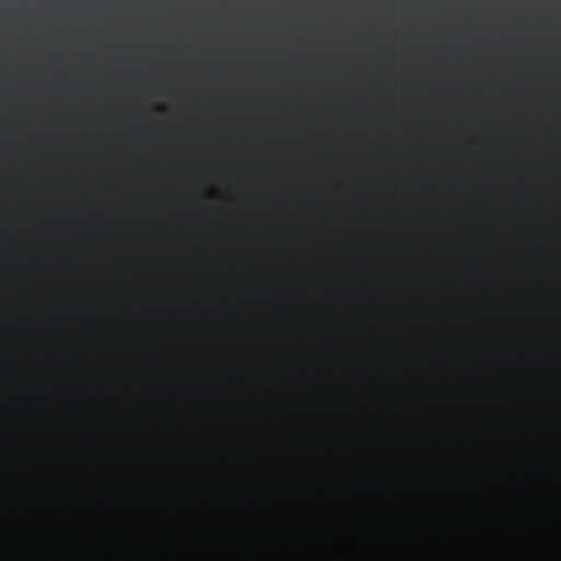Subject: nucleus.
<instances>
[{
  "mask_svg": "<svg viewBox=\"0 0 561 561\" xmlns=\"http://www.w3.org/2000/svg\"><path fill=\"white\" fill-rule=\"evenodd\" d=\"M87 9L92 13H104L107 11V4L103 1H94L90 2Z\"/></svg>",
  "mask_w": 561,
  "mask_h": 561,
  "instance_id": "f257e3e1",
  "label": "nucleus"
},
{
  "mask_svg": "<svg viewBox=\"0 0 561 561\" xmlns=\"http://www.w3.org/2000/svg\"><path fill=\"white\" fill-rule=\"evenodd\" d=\"M432 9L438 13H451L456 11V7L449 3H435L432 5Z\"/></svg>",
  "mask_w": 561,
  "mask_h": 561,
  "instance_id": "f03ea898",
  "label": "nucleus"
},
{
  "mask_svg": "<svg viewBox=\"0 0 561 561\" xmlns=\"http://www.w3.org/2000/svg\"><path fill=\"white\" fill-rule=\"evenodd\" d=\"M53 7H54L55 11H57L61 14H67L70 12V4H69V2H66V1L55 2Z\"/></svg>",
  "mask_w": 561,
  "mask_h": 561,
  "instance_id": "7ed1b4c3",
  "label": "nucleus"
},
{
  "mask_svg": "<svg viewBox=\"0 0 561 561\" xmlns=\"http://www.w3.org/2000/svg\"><path fill=\"white\" fill-rule=\"evenodd\" d=\"M405 11L409 13H416L419 11V4L417 3H408L405 5Z\"/></svg>",
  "mask_w": 561,
  "mask_h": 561,
  "instance_id": "20e7f679",
  "label": "nucleus"
}]
</instances>
